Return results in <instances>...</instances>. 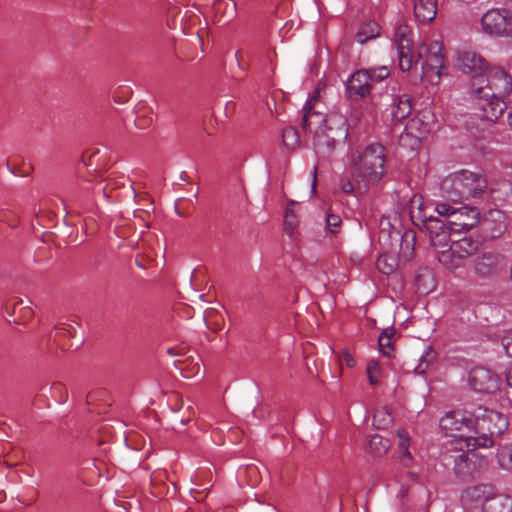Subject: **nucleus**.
<instances>
[{
	"label": "nucleus",
	"mask_w": 512,
	"mask_h": 512,
	"mask_svg": "<svg viewBox=\"0 0 512 512\" xmlns=\"http://www.w3.org/2000/svg\"><path fill=\"white\" fill-rule=\"evenodd\" d=\"M399 67L404 72L417 71L420 66L422 78L437 85L443 69V46L438 41L422 43L417 51L412 48V31L410 27L399 26L395 34Z\"/></svg>",
	"instance_id": "obj_1"
},
{
	"label": "nucleus",
	"mask_w": 512,
	"mask_h": 512,
	"mask_svg": "<svg viewBox=\"0 0 512 512\" xmlns=\"http://www.w3.org/2000/svg\"><path fill=\"white\" fill-rule=\"evenodd\" d=\"M512 90V77L501 68L490 69L472 80L471 93L480 117L496 122L506 109L504 97Z\"/></svg>",
	"instance_id": "obj_2"
},
{
	"label": "nucleus",
	"mask_w": 512,
	"mask_h": 512,
	"mask_svg": "<svg viewBox=\"0 0 512 512\" xmlns=\"http://www.w3.org/2000/svg\"><path fill=\"white\" fill-rule=\"evenodd\" d=\"M356 182L364 188L378 183L385 172L386 149L380 143H370L356 150L351 157Z\"/></svg>",
	"instance_id": "obj_3"
},
{
	"label": "nucleus",
	"mask_w": 512,
	"mask_h": 512,
	"mask_svg": "<svg viewBox=\"0 0 512 512\" xmlns=\"http://www.w3.org/2000/svg\"><path fill=\"white\" fill-rule=\"evenodd\" d=\"M487 187L486 178L468 170H461L445 177L440 184L443 199L460 203L481 195Z\"/></svg>",
	"instance_id": "obj_4"
},
{
	"label": "nucleus",
	"mask_w": 512,
	"mask_h": 512,
	"mask_svg": "<svg viewBox=\"0 0 512 512\" xmlns=\"http://www.w3.org/2000/svg\"><path fill=\"white\" fill-rule=\"evenodd\" d=\"M473 415L474 440L471 444L475 449L493 446L509 425L507 416L493 409L478 406Z\"/></svg>",
	"instance_id": "obj_5"
},
{
	"label": "nucleus",
	"mask_w": 512,
	"mask_h": 512,
	"mask_svg": "<svg viewBox=\"0 0 512 512\" xmlns=\"http://www.w3.org/2000/svg\"><path fill=\"white\" fill-rule=\"evenodd\" d=\"M446 435L460 441V450L468 452L475 450L471 442L474 440V415L466 410L447 412L439 422Z\"/></svg>",
	"instance_id": "obj_6"
},
{
	"label": "nucleus",
	"mask_w": 512,
	"mask_h": 512,
	"mask_svg": "<svg viewBox=\"0 0 512 512\" xmlns=\"http://www.w3.org/2000/svg\"><path fill=\"white\" fill-rule=\"evenodd\" d=\"M389 74L387 66L358 70L348 80L347 91L350 96L356 95L363 98L370 93L372 82L382 81Z\"/></svg>",
	"instance_id": "obj_7"
},
{
	"label": "nucleus",
	"mask_w": 512,
	"mask_h": 512,
	"mask_svg": "<svg viewBox=\"0 0 512 512\" xmlns=\"http://www.w3.org/2000/svg\"><path fill=\"white\" fill-rule=\"evenodd\" d=\"M481 26L489 35H509L512 33V14L506 9L488 10L481 18Z\"/></svg>",
	"instance_id": "obj_8"
},
{
	"label": "nucleus",
	"mask_w": 512,
	"mask_h": 512,
	"mask_svg": "<svg viewBox=\"0 0 512 512\" xmlns=\"http://www.w3.org/2000/svg\"><path fill=\"white\" fill-rule=\"evenodd\" d=\"M384 105H389L391 109V120L395 123L402 122L412 112L411 96L393 85L391 93H386L382 97Z\"/></svg>",
	"instance_id": "obj_9"
},
{
	"label": "nucleus",
	"mask_w": 512,
	"mask_h": 512,
	"mask_svg": "<svg viewBox=\"0 0 512 512\" xmlns=\"http://www.w3.org/2000/svg\"><path fill=\"white\" fill-rule=\"evenodd\" d=\"M455 67L476 80L486 72L487 63L477 52L463 49L456 52Z\"/></svg>",
	"instance_id": "obj_10"
},
{
	"label": "nucleus",
	"mask_w": 512,
	"mask_h": 512,
	"mask_svg": "<svg viewBox=\"0 0 512 512\" xmlns=\"http://www.w3.org/2000/svg\"><path fill=\"white\" fill-rule=\"evenodd\" d=\"M327 132L317 134L316 139L318 145H325L329 150L344 141L348 136V130L345 121L341 117H332L325 120Z\"/></svg>",
	"instance_id": "obj_11"
},
{
	"label": "nucleus",
	"mask_w": 512,
	"mask_h": 512,
	"mask_svg": "<svg viewBox=\"0 0 512 512\" xmlns=\"http://www.w3.org/2000/svg\"><path fill=\"white\" fill-rule=\"evenodd\" d=\"M496 489L490 484H477L467 487L461 495L463 504L469 508L480 507L482 512L486 503L496 495Z\"/></svg>",
	"instance_id": "obj_12"
},
{
	"label": "nucleus",
	"mask_w": 512,
	"mask_h": 512,
	"mask_svg": "<svg viewBox=\"0 0 512 512\" xmlns=\"http://www.w3.org/2000/svg\"><path fill=\"white\" fill-rule=\"evenodd\" d=\"M469 385L479 393H493L500 387V378L493 371L476 367L469 373Z\"/></svg>",
	"instance_id": "obj_13"
},
{
	"label": "nucleus",
	"mask_w": 512,
	"mask_h": 512,
	"mask_svg": "<svg viewBox=\"0 0 512 512\" xmlns=\"http://www.w3.org/2000/svg\"><path fill=\"white\" fill-rule=\"evenodd\" d=\"M504 258L496 252H483L474 259V272L481 278L497 275L504 268Z\"/></svg>",
	"instance_id": "obj_14"
},
{
	"label": "nucleus",
	"mask_w": 512,
	"mask_h": 512,
	"mask_svg": "<svg viewBox=\"0 0 512 512\" xmlns=\"http://www.w3.org/2000/svg\"><path fill=\"white\" fill-rule=\"evenodd\" d=\"M481 229L485 238H500L507 230V217L501 210L488 211L481 221Z\"/></svg>",
	"instance_id": "obj_15"
},
{
	"label": "nucleus",
	"mask_w": 512,
	"mask_h": 512,
	"mask_svg": "<svg viewBox=\"0 0 512 512\" xmlns=\"http://www.w3.org/2000/svg\"><path fill=\"white\" fill-rule=\"evenodd\" d=\"M479 221V211L474 207L462 206L456 208L448 220L449 228L453 232L469 231Z\"/></svg>",
	"instance_id": "obj_16"
},
{
	"label": "nucleus",
	"mask_w": 512,
	"mask_h": 512,
	"mask_svg": "<svg viewBox=\"0 0 512 512\" xmlns=\"http://www.w3.org/2000/svg\"><path fill=\"white\" fill-rule=\"evenodd\" d=\"M414 15L419 22L428 23L437 14V0H413Z\"/></svg>",
	"instance_id": "obj_17"
},
{
	"label": "nucleus",
	"mask_w": 512,
	"mask_h": 512,
	"mask_svg": "<svg viewBox=\"0 0 512 512\" xmlns=\"http://www.w3.org/2000/svg\"><path fill=\"white\" fill-rule=\"evenodd\" d=\"M484 512H512V496L497 494L486 503Z\"/></svg>",
	"instance_id": "obj_18"
},
{
	"label": "nucleus",
	"mask_w": 512,
	"mask_h": 512,
	"mask_svg": "<svg viewBox=\"0 0 512 512\" xmlns=\"http://www.w3.org/2000/svg\"><path fill=\"white\" fill-rule=\"evenodd\" d=\"M451 246L453 247L454 253L457 255L458 259H461L462 261L468 258L477 249L476 243L468 237H463L454 241Z\"/></svg>",
	"instance_id": "obj_19"
},
{
	"label": "nucleus",
	"mask_w": 512,
	"mask_h": 512,
	"mask_svg": "<svg viewBox=\"0 0 512 512\" xmlns=\"http://www.w3.org/2000/svg\"><path fill=\"white\" fill-rule=\"evenodd\" d=\"M380 35V26L373 21L363 23L356 34V40L360 44L366 43L368 40L375 39Z\"/></svg>",
	"instance_id": "obj_20"
},
{
	"label": "nucleus",
	"mask_w": 512,
	"mask_h": 512,
	"mask_svg": "<svg viewBox=\"0 0 512 512\" xmlns=\"http://www.w3.org/2000/svg\"><path fill=\"white\" fill-rule=\"evenodd\" d=\"M390 448V441L378 434L371 436L368 442L369 453L374 457H381L387 453Z\"/></svg>",
	"instance_id": "obj_21"
},
{
	"label": "nucleus",
	"mask_w": 512,
	"mask_h": 512,
	"mask_svg": "<svg viewBox=\"0 0 512 512\" xmlns=\"http://www.w3.org/2000/svg\"><path fill=\"white\" fill-rule=\"evenodd\" d=\"M397 438H398V447L400 451H402L403 456L401 458V462L404 466H409L412 462V456L409 452V444H410V438L405 429H398L397 430Z\"/></svg>",
	"instance_id": "obj_22"
},
{
	"label": "nucleus",
	"mask_w": 512,
	"mask_h": 512,
	"mask_svg": "<svg viewBox=\"0 0 512 512\" xmlns=\"http://www.w3.org/2000/svg\"><path fill=\"white\" fill-rule=\"evenodd\" d=\"M423 227L429 234V239L432 238V236L439 234L440 232L451 230L449 228L448 221H444V219H439L432 216L423 221Z\"/></svg>",
	"instance_id": "obj_23"
},
{
	"label": "nucleus",
	"mask_w": 512,
	"mask_h": 512,
	"mask_svg": "<svg viewBox=\"0 0 512 512\" xmlns=\"http://www.w3.org/2000/svg\"><path fill=\"white\" fill-rule=\"evenodd\" d=\"M438 260L444 267L449 270H454L463 264V261L458 259L457 255L454 253L452 246H450L447 250L439 251Z\"/></svg>",
	"instance_id": "obj_24"
},
{
	"label": "nucleus",
	"mask_w": 512,
	"mask_h": 512,
	"mask_svg": "<svg viewBox=\"0 0 512 512\" xmlns=\"http://www.w3.org/2000/svg\"><path fill=\"white\" fill-rule=\"evenodd\" d=\"M415 240L416 236L413 230H407L402 235L400 249L404 258L408 259L413 254Z\"/></svg>",
	"instance_id": "obj_25"
},
{
	"label": "nucleus",
	"mask_w": 512,
	"mask_h": 512,
	"mask_svg": "<svg viewBox=\"0 0 512 512\" xmlns=\"http://www.w3.org/2000/svg\"><path fill=\"white\" fill-rule=\"evenodd\" d=\"M471 463L472 460L470 458V455L468 453H461L455 458V473L459 477H466L471 472Z\"/></svg>",
	"instance_id": "obj_26"
},
{
	"label": "nucleus",
	"mask_w": 512,
	"mask_h": 512,
	"mask_svg": "<svg viewBox=\"0 0 512 512\" xmlns=\"http://www.w3.org/2000/svg\"><path fill=\"white\" fill-rule=\"evenodd\" d=\"M434 358L435 355L432 348L430 346H426L419 359L418 365L415 367V372L419 375L424 374L433 362Z\"/></svg>",
	"instance_id": "obj_27"
},
{
	"label": "nucleus",
	"mask_w": 512,
	"mask_h": 512,
	"mask_svg": "<svg viewBox=\"0 0 512 512\" xmlns=\"http://www.w3.org/2000/svg\"><path fill=\"white\" fill-rule=\"evenodd\" d=\"M392 417L386 408H379L373 414V424L377 429H384L390 425Z\"/></svg>",
	"instance_id": "obj_28"
},
{
	"label": "nucleus",
	"mask_w": 512,
	"mask_h": 512,
	"mask_svg": "<svg viewBox=\"0 0 512 512\" xmlns=\"http://www.w3.org/2000/svg\"><path fill=\"white\" fill-rule=\"evenodd\" d=\"M394 334L393 330H384L379 338H378V344L379 349L383 353V355L390 357L391 352L393 350L391 344H392V336Z\"/></svg>",
	"instance_id": "obj_29"
},
{
	"label": "nucleus",
	"mask_w": 512,
	"mask_h": 512,
	"mask_svg": "<svg viewBox=\"0 0 512 512\" xmlns=\"http://www.w3.org/2000/svg\"><path fill=\"white\" fill-rule=\"evenodd\" d=\"M499 465L508 471H512V444L502 447L497 454Z\"/></svg>",
	"instance_id": "obj_30"
},
{
	"label": "nucleus",
	"mask_w": 512,
	"mask_h": 512,
	"mask_svg": "<svg viewBox=\"0 0 512 512\" xmlns=\"http://www.w3.org/2000/svg\"><path fill=\"white\" fill-rule=\"evenodd\" d=\"M451 232H453V230H446L432 236V238H430L431 245L437 249L447 247L451 241Z\"/></svg>",
	"instance_id": "obj_31"
},
{
	"label": "nucleus",
	"mask_w": 512,
	"mask_h": 512,
	"mask_svg": "<svg viewBox=\"0 0 512 512\" xmlns=\"http://www.w3.org/2000/svg\"><path fill=\"white\" fill-rule=\"evenodd\" d=\"M377 268L383 273V274H391L395 270V261L393 258H388L387 256L383 255L380 256L376 261Z\"/></svg>",
	"instance_id": "obj_32"
},
{
	"label": "nucleus",
	"mask_w": 512,
	"mask_h": 512,
	"mask_svg": "<svg viewBox=\"0 0 512 512\" xmlns=\"http://www.w3.org/2000/svg\"><path fill=\"white\" fill-rule=\"evenodd\" d=\"M381 369L377 361H371L367 366V376L371 385H376L380 379Z\"/></svg>",
	"instance_id": "obj_33"
},
{
	"label": "nucleus",
	"mask_w": 512,
	"mask_h": 512,
	"mask_svg": "<svg viewBox=\"0 0 512 512\" xmlns=\"http://www.w3.org/2000/svg\"><path fill=\"white\" fill-rule=\"evenodd\" d=\"M456 208L452 207L447 203H437L435 206V210L439 216L446 217L444 221H448L452 217V213H454Z\"/></svg>",
	"instance_id": "obj_34"
},
{
	"label": "nucleus",
	"mask_w": 512,
	"mask_h": 512,
	"mask_svg": "<svg viewBox=\"0 0 512 512\" xmlns=\"http://www.w3.org/2000/svg\"><path fill=\"white\" fill-rule=\"evenodd\" d=\"M341 219L338 215L335 214H328L326 216V229L335 234L337 232V229L340 227Z\"/></svg>",
	"instance_id": "obj_35"
},
{
	"label": "nucleus",
	"mask_w": 512,
	"mask_h": 512,
	"mask_svg": "<svg viewBox=\"0 0 512 512\" xmlns=\"http://www.w3.org/2000/svg\"><path fill=\"white\" fill-rule=\"evenodd\" d=\"M315 101H316V96H312L306 101L305 105L303 106L302 125L304 127H306L308 125V116L314 106Z\"/></svg>",
	"instance_id": "obj_36"
},
{
	"label": "nucleus",
	"mask_w": 512,
	"mask_h": 512,
	"mask_svg": "<svg viewBox=\"0 0 512 512\" xmlns=\"http://www.w3.org/2000/svg\"><path fill=\"white\" fill-rule=\"evenodd\" d=\"M339 186L341 190L345 193H351L354 190V186L350 179L348 178H341L339 182Z\"/></svg>",
	"instance_id": "obj_37"
},
{
	"label": "nucleus",
	"mask_w": 512,
	"mask_h": 512,
	"mask_svg": "<svg viewBox=\"0 0 512 512\" xmlns=\"http://www.w3.org/2000/svg\"><path fill=\"white\" fill-rule=\"evenodd\" d=\"M502 346L510 357H512V335L502 339Z\"/></svg>",
	"instance_id": "obj_38"
},
{
	"label": "nucleus",
	"mask_w": 512,
	"mask_h": 512,
	"mask_svg": "<svg viewBox=\"0 0 512 512\" xmlns=\"http://www.w3.org/2000/svg\"><path fill=\"white\" fill-rule=\"evenodd\" d=\"M56 331H57V334L62 335V336H66V335L71 336L72 335L70 328L67 327L65 324H60V325L56 326Z\"/></svg>",
	"instance_id": "obj_39"
},
{
	"label": "nucleus",
	"mask_w": 512,
	"mask_h": 512,
	"mask_svg": "<svg viewBox=\"0 0 512 512\" xmlns=\"http://www.w3.org/2000/svg\"><path fill=\"white\" fill-rule=\"evenodd\" d=\"M506 383L510 388H512V365L507 370Z\"/></svg>",
	"instance_id": "obj_40"
},
{
	"label": "nucleus",
	"mask_w": 512,
	"mask_h": 512,
	"mask_svg": "<svg viewBox=\"0 0 512 512\" xmlns=\"http://www.w3.org/2000/svg\"><path fill=\"white\" fill-rule=\"evenodd\" d=\"M316 182H317V176H316V167L313 169V179H312V185H311V192L314 194L316 192Z\"/></svg>",
	"instance_id": "obj_41"
},
{
	"label": "nucleus",
	"mask_w": 512,
	"mask_h": 512,
	"mask_svg": "<svg viewBox=\"0 0 512 512\" xmlns=\"http://www.w3.org/2000/svg\"><path fill=\"white\" fill-rule=\"evenodd\" d=\"M289 225H290V229H292L293 227H296L298 225V220L295 219L294 215L292 214V212L290 211V222H289Z\"/></svg>",
	"instance_id": "obj_42"
},
{
	"label": "nucleus",
	"mask_w": 512,
	"mask_h": 512,
	"mask_svg": "<svg viewBox=\"0 0 512 512\" xmlns=\"http://www.w3.org/2000/svg\"><path fill=\"white\" fill-rule=\"evenodd\" d=\"M430 129H431V128H430V126H429V123H428V122H426V123L423 125V127H422V128H419L420 133H422V134H425V133L429 132V131H430Z\"/></svg>",
	"instance_id": "obj_43"
},
{
	"label": "nucleus",
	"mask_w": 512,
	"mask_h": 512,
	"mask_svg": "<svg viewBox=\"0 0 512 512\" xmlns=\"http://www.w3.org/2000/svg\"><path fill=\"white\" fill-rule=\"evenodd\" d=\"M408 476L411 478V480L416 481L418 479L417 473L409 472Z\"/></svg>",
	"instance_id": "obj_44"
},
{
	"label": "nucleus",
	"mask_w": 512,
	"mask_h": 512,
	"mask_svg": "<svg viewBox=\"0 0 512 512\" xmlns=\"http://www.w3.org/2000/svg\"><path fill=\"white\" fill-rule=\"evenodd\" d=\"M281 141H282V144L283 145H286V140H285V130L283 129L282 132H281Z\"/></svg>",
	"instance_id": "obj_45"
},
{
	"label": "nucleus",
	"mask_w": 512,
	"mask_h": 512,
	"mask_svg": "<svg viewBox=\"0 0 512 512\" xmlns=\"http://www.w3.org/2000/svg\"><path fill=\"white\" fill-rule=\"evenodd\" d=\"M171 356H176L178 353L175 351L174 348H169L167 351Z\"/></svg>",
	"instance_id": "obj_46"
},
{
	"label": "nucleus",
	"mask_w": 512,
	"mask_h": 512,
	"mask_svg": "<svg viewBox=\"0 0 512 512\" xmlns=\"http://www.w3.org/2000/svg\"><path fill=\"white\" fill-rule=\"evenodd\" d=\"M508 123H509L510 127L512 128V111L509 112V114H508Z\"/></svg>",
	"instance_id": "obj_47"
},
{
	"label": "nucleus",
	"mask_w": 512,
	"mask_h": 512,
	"mask_svg": "<svg viewBox=\"0 0 512 512\" xmlns=\"http://www.w3.org/2000/svg\"><path fill=\"white\" fill-rule=\"evenodd\" d=\"M384 224H389L388 219L385 217L381 219V225L383 226Z\"/></svg>",
	"instance_id": "obj_48"
},
{
	"label": "nucleus",
	"mask_w": 512,
	"mask_h": 512,
	"mask_svg": "<svg viewBox=\"0 0 512 512\" xmlns=\"http://www.w3.org/2000/svg\"><path fill=\"white\" fill-rule=\"evenodd\" d=\"M421 277H430L432 279V275L429 271H427V273L425 275L419 276L418 279H420Z\"/></svg>",
	"instance_id": "obj_49"
},
{
	"label": "nucleus",
	"mask_w": 512,
	"mask_h": 512,
	"mask_svg": "<svg viewBox=\"0 0 512 512\" xmlns=\"http://www.w3.org/2000/svg\"><path fill=\"white\" fill-rule=\"evenodd\" d=\"M180 178H181L182 180H184V181H187V179H186V172H184V171H183V172L181 173V175H180Z\"/></svg>",
	"instance_id": "obj_50"
},
{
	"label": "nucleus",
	"mask_w": 512,
	"mask_h": 512,
	"mask_svg": "<svg viewBox=\"0 0 512 512\" xmlns=\"http://www.w3.org/2000/svg\"><path fill=\"white\" fill-rule=\"evenodd\" d=\"M118 185H119L118 182H112V181H110L108 184V186H114V187H117Z\"/></svg>",
	"instance_id": "obj_51"
},
{
	"label": "nucleus",
	"mask_w": 512,
	"mask_h": 512,
	"mask_svg": "<svg viewBox=\"0 0 512 512\" xmlns=\"http://www.w3.org/2000/svg\"><path fill=\"white\" fill-rule=\"evenodd\" d=\"M247 469H248V471H249L250 473H252V472H254V471H255V467H248Z\"/></svg>",
	"instance_id": "obj_52"
},
{
	"label": "nucleus",
	"mask_w": 512,
	"mask_h": 512,
	"mask_svg": "<svg viewBox=\"0 0 512 512\" xmlns=\"http://www.w3.org/2000/svg\"><path fill=\"white\" fill-rule=\"evenodd\" d=\"M418 122H419V120H417V119H412V125H413V126H414V125H416Z\"/></svg>",
	"instance_id": "obj_53"
},
{
	"label": "nucleus",
	"mask_w": 512,
	"mask_h": 512,
	"mask_svg": "<svg viewBox=\"0 0 512 512\" xmlns=\"http://www.w3.org/2000/svg\"><path fill=\"white\" fill-rule=\"evenodd\" d=\"M288 216V208L284 210V217L286 218Z\"/></svg>",
	"instance_id": "obj_54"
},
{
	"label": "nucleus",
	"mask_w": 512,
	"mask_h": 512,
	"mask_svg": "<svg viewBox=\"0 0 512 512\" xmlns=\"http://www.w3.org/2000/svg\"><path fill=\"white\" fill-rule=\"evenodd\" d=\"M195 366L197 367V371H196V373H198V372H199V370H200L199 363H196V364H195Z\"/></svg>",
	"instance_id": "obj_55"
},
{
	"label": "nucleus",
	"mask_w": 512,
	"mask_h": 512,
	"mask_svg": "<svg viewBox=\"0 0 512 512\" xmlns=\"http://www.w3.org/2000/svg\"><path fill=\"white\" fill-rule=\"evenodd\" d=\"M462 2H465V3H469V2H472L473 0H461Z\"/></svg>",
	"instance_id": "obj_56"
},
{
	"label": "nucleus",
	"mask_w": 512,
	"mask_h": 512,
	"mask_svg": "<svg viewBox=\"0 0 512 512\" xmlns=\"http://www.w3.org/2000/svg\"><path fill=\"white\" fill-rule=\"evenodd\" d=\"M427 114H428V113H425V114L423 115V117H424L425 119H428V118H429V116H428Z\"/></svg>",
	"instance_id": "obj_57"
},
{
	"label": "nucleus",
	"mask_w": 512,
	"mask_h": 512,
	"mask_svg": "<svg viewBox=\"0 0 512 512\" xmlns=\"http://www.w3.org/2000/svg\"><path fill=\"white\" fill-rule=\"evenodd\" d=\"M231 5H232V8L235 9V3L234 2H231Z\"/></svg>",
	"instance_id": "obj_58"
}]
</instances>
